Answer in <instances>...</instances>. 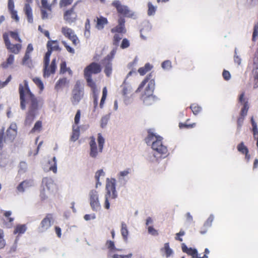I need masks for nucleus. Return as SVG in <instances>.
I'll list each match as a JSON object with an SVG mask.
<instances>
[{
    "label": "nucleus",
    "instance_id": "1",
    "mask_svg": "<svg viewBox=\"0 0 258 258\" xmlns=\"http://www.w3.org/2000/svg\"><path fill=\"white\" fill-rule=\"evenodd\" d=\"M23 83V85L20 84L19 86L21 108L25 110L27 103L28 110L37 113L38 110L43 105V100L41 98L36 97L31 92L26 80H24Z\"/></svg>",
    "mask_w": 258,
    "mask_h": 258
},
{
    "label": "nucleus",
    "instance_id": "2",
    "mask_svg": "<svg viewBox=\"0 0 258 258\" xmlns=\"http://www.w3.org/2000/svg\"><path fill=\"white\" fill-rule=\"evenodd\" d=\"M148 83L145 91L141 96V99L146 105H152L155 101V97L153 95L155 82L152 72L149 73L140 84L136 92H139L143 88L146 83Z\"/></svg>",
    "mask_w": 258,
    "mask_h": 258
},
{
    "label": "nucleus",
    "instance_id": "3",
    "mask_svg": "<svg viewBox=\"0 0 258 258\" xmlns=\"http://www.w3.org/2000/svg\"><path fill=\"white\" fill-rule=\"evenodd\" d=\"M5 46L11 54H18L22 49V40L18 31H10L3 34Z\"/></svg>",
    "mask_w": 258,
    "mask_h": 258
},
{
    "label": "nucleus",
    "instance_id": "4",
    "mask_svg": "<svg viewBox=\"0 0 258 258\" xmlns=\"http://www.w3.org/2000/svg\"><path fill=\"white\" fill-rule=\"evenodd\" d=\"M162 140V137L155 135L150 132H148V136L145 139L147 144L152 143V149L159 155L160 157L165 158L169 155V153L167 147L163 144Z\"/></svg>",
    "mask_w": 258,
    "mask_h": 258
},
{
    "label": "nucleus",
    "instance_id": "5",
    "mask_svg": "<svg viewBox=\"0 0 258 258\" xmlns=\"http://www.w3.org/2000/svg\"><path fill=\"white\" fill-rule=\"evenodd\" d=\"M101 72V67L100 64L95 62H93L87 66L84 70V76L87 85L91 88L94 93L97 90V86L95 82L93 80L92 76L93 74H97Z\"/></svg>",
    "mask_w": 258,
    "mask_h": 258
},
{
    "label": "nucleus",
    "instance_id": "6",
    "mask_svg": "<svg viewBox=\"0 0 258 258\" xmlns=\"http://www.w3.org/2000/svg\"><path fill=\"white\" fill-rule=\"evenodd\" d=\"M125 22L124 18L122 17H120L117 20V25L111 29V33L114 34L112 39V43L113 45L115 46L118 45L119 42L122 39L123 35L126 32Z\"/></svg>",
    "mask_w": 258,
    "mask_h": 258
},
{
    "label": "nucleus",
    "instance_id": "7",
    "mask_svg": "<svg viewBox=\"0 0 258 258\" xmlns=\"http://www.w3.org/2000/svg\"><path fill=\"white\" fill-rule=\"evenodd\" d=\"M106 193L105 195L104 208L109 209L110 208L109 201L115 199L117 194L115 189V180L114 179H107L106 184Z\"/></svg>",
    "mask_w": 258,
    "mask_h": 258
},
{
    "label": "nucleus",
    "instance_id": "8",
    "mask_svg": "<svg viewBox=\"0 0 258 258\" xmlns=\"http://www.w3.org/2000/svg\"><path fill=\"white\" fill-rule=\"evenodd\" d=\"M52 49L47 48V51L46 52L43 60V76L49 77L51 74H54L56 69V58H53L50 66L49 58L52 53Z\"/></svg>",
    "mask_w": 258,
    "mask_h": 258
},
{
    "label": "nucleus",
    "instance_id": "9",
    "mask_svg": "<svg viewBox=\"0 0 258 258\" xmlns=\"http://www.w3.org/2000/svg\"><path fill=\"white\" fill-rule=\"evenodd\" d=\"M89 145L90 147V156L92 158H96L98 153H101L103 150L105 140L101 134H98L97 142L98 143V149L95 142V138L92 136L90 138Z\"/></svg>",
    "mask_w": 258,
    "mask_h": 258
},
{
    "label": "nucleus",
    "instance_id": "10",
    "mask_svg": "<svg viewBox=\"0 0 258 258\" xmlns=\"http://www.w3.org/2000/svg\"><path fill=\"white\" fill-rule=\"evenodd\" d=\"M84 88L83 84L80 81L76 82L72 91L71 101L74 105H77L84 98Z\"/></svg>",
    "mask_w": 258,
    "mask_h": 258
},
{
    "label": "nucleus",
    "instance_id": "11",
    "mask_svg": "<svg viewBox=\"0 0 258 258\" xmlns=\"http://www.w3.org/2000/svg\"><path fill=\"white\" fill-rule=\"evenodd\" d=\"M244 92H242L239 95L238 99L239 102L243 104V107L241 109L240 115L237 119V130L238 132H239L240 130V128L243 124L244 118L246 116L249 109L248 102L247 100H245V98H244Z\"/></svg>",
    "mask_w": 258,
    "mask_h": 258
},
{
    "label": "nucleus",
    "instance_id": "12",
    "mask_svg": "<svg viewBox=\"0 0 258 258\" xmlns=\"http://www.w3.org/2000/svg\"><path fill=\"white\" fill-rule=\"evenodd\" d=\"M112 6L116 9L119 17L132 18L134 16V13L130 10L127 6L122 5L119 1H114L112 3Z\"/></svg>",
    "mask_w": 258,
    "mask_h": 258
},
{
    "label": "nucleus",
    "instance_id": "13",
    "mask_svg": "<svg viewBox=\"0 0 258 258\" xmlns=\"http://www.w3.org/2000/svg\"><path fill=\"white\" fill-rule=\"evenodd\" d=\"M115 51L112 50L109 54L102 60V64L104 68V73L107 77H109L112 72V61L114 58Z\"/></svg>",
    "mask_w": 258,
    "mask_h": 258
},
{
    "label": "nucleus",
    "instance_id": "14",
    "mask_svg": "<svg viewBox=\"0 0 258 258\" xmlns=\"http://www.w3.org/2000/svg\"><path fill=\"white\" fill-rule=\"evenodd\" d=\"M76 3L71 8L64 11L63 20L69 24L75 22L78 19V15L76 11Z\"/></svg>",
    "mask_w": 258,
    "mask_h": 258
},
{
    "label": "nucleus",
    "instance_id": "15",
    "mask_svg": "<svg viewBox=\"0 0 258 258\" xmlns=\"http://www.w3.org/2000/svg\"><path fill=\"white\" fill-rule=\"evenodd\" d=\"M90 205L93 211L97 212L101 209L99 201V195L97 191L92 190L89 193Z\"/></svg>",
    "mask_w": 258,
    "mask_h": 258
},
{
    "label": "nucleus",
    "instance_id": "16",
    "mask_svg": "<svg viewBox=\"0 0 258 258\" xmlns=\"http://www.w3.org/2000/svg\"><path fill=\"white\" fill-rule=\"evenodd\" d=\"M33 185V181L32 179H26L20 182L16 187L17 194H23L25 190Z\"/></svg>",
    "mask_w": 258,
    "mask_h": 258
},
{
    "label": "nucleus",
    "instance_id": "17",
    "mask_svg": "<svg viewBox=\"0 0 258 258\" xmlns=\"http://www.w3.org/2000/svg\"><path fill=\"white\" fill-rule=\"evenodd\" d=\"M32 1L33 0H26V3L25 4L23 8V11L29 23H33L32 9L30 6V4L32 3Z\"/></svg>",
    "mask_w": 258,
    "mask_h": 258
},
{
    "label": "nucleus",
    "instance_id": "18",
    "mask_svg": "<svg viewBox=\"0 0 258 258\" xmlns=\"http://www.w3.org/2000/svg\"><path fill=\"white\" fill-rule=\"evenodd\" d=\"M52 220V215L51 214H48L46 217L41 222L39 227V231L40 232H43L49 229L51 225V221Z\"/></svg>",
    "mask_w": 258,
    "mask_h": 258
},
{
    "label": "nucleus",
    "instance_id": "19",
    "mask_svg": "<svg viewBox=\"0 0 258 258\" xmlns=\"http://www.w3.org/2000/svg\"><path fill=\"white\" fill-rule=\"evenodd\" d=\"M42 185L47 191L52 192L55 188V185L53 179L50 177H44L42 179Z\"/></svg>",
    "mask_w": 258,
    "mask_h": 258
},
{
    "label": "nucleus",
    "instance_id": "20",
    "mask_svg": "<svg viewBox=\"0 0 258 258\" xmlns=\"http://www.w3.org/2000/svg\"><path fill=\"white\" fill-rule=\"evenodd\" d=\"M15 62V56L13 54H10L8 55L6 60L3 61L1 64V67L4 69H6L9 68H13V66Z\"/></svg>",
    "mask_w": 258,
    "mask_h": 258
},
{
    "label": "nucleus",
    "instance_id": "21",
    "mask_svg": "<svg viewBox=\"0 0 258 258\" xmlns=\"http://www.w3.org/2000/svg\"><path fill=\"white\" fill-rule=\"evenodd\" d=\"M181 248L183 252L192 256V258L198 257V251L196 249L188 248L184 243L181 244Z\"/></svg>",
    "mask_w": 258,
    "mask_h": 258
},
{
    "label": "nucleus",
    "instance_id": "22",
    "mask_svg": "<svg viewBox=\"0 0 258 258\" xmlns=\"http://www.w3.org/2000/svg\"><path fill=\"white\" fill-rule=\"evenodd\" d=\"M95 21L96 22L95 27L98 30L103 29L105 25H107L108 23L107 18L102 16L97 17L96 21Z\"/></svg>",
    "mask_w": 258,
    "mask_h": 258
},
{
    "label": "nucleus",
    "instance_id": "23",
    "mask_svg": "<svg viewBox=\"0 0 258 258\" xmlns=\"http://www.w3.org/2000/svg\"><path fill=\"white\" fill-rule=\"evenodd\" d=\"M11 215L12 212L10 211H5L4 213V216L7 221L5 222V225L7 228H11L13 225L14 218L11 217Z\"/></svg>",
    "mask_w": 258,
    "mask_h": 258
},
{
    "label": "nucleus",
    "instance_id": "24",
    "mask_svg": "<svg viewBox=\"0 0 258 258\" xmlns=\"http://www.w3.org/2000/svg\"><path fill=\"white\" fill-rule=\"evenodd\" d=\"M16 125L11 124L7 131V137L10 140H13L17 135Z\"/></svg>",
    "mask_w": 258,
    "mask_h": 258
},
{
    "label": "nucleus",
    "instance_id": "25",
    "mask_svg": "<svg viewBox=\"0 0 258 258\" xmlns=\"http://www.w3.org/2000/svg\"><path fill=\"white\" fill-rule=\"evenodd\" d=\"M69 83V81L66 78L59 79L56 83L55 89L58 91L64 87Z\"/></svg>",
    "mask_w": 258,
    "mask_h": 258
},
{
    "label": "nucleus",
    "instance_id": "26",
    "mask_svg": "<svg viewBox=\"0 0 258 258\" xmlns=\"http://www.w3.org/2000/svg\"><path fill=\"white\" fill-rule=\"evenodd\" d=\"M36 114V112L28 110L26 113L25 124L26 125H30L33 122Z\"/></svg>",
    "mask_w": 258,
    "mask_h": 258
},
{
    "label": "nucleus",
    "instance_id": "27",
    "mask_svg": "<svg viewBox=\"0 0 258 258\" xmlns=\"http://www.w3.org/2000/svg\"><path fill=\"white\" fill-rule=\"evenodd\" d=\"M68 72L69 75L72 76L73 72L69 67H67V63L65 61H62L60 64V70L59 73L61 74H64Z\"/></svg>",
    "mask_w": 258,
    "mask_h": 258
},
{
    "label": "nucleus",
    "instance_id": "28",
    "mask_svg": "<svg viewBox=\"0 0 258 258\" xmlns=\"http://www.w3.org/2000/svg\"><path fill=\"white\" fill-rule=\"evenodd\" d=\"M47 48L52 49V51H60L58 42L57 40H49L47 43Z\"/></svg>",
    "mask_w": 258,
    "mask_h": 258
},
{
    "label": "nucleus",
    "instance_id": "29",
    "mask_svg": "<svg viewBox=\"0 0 258 258\" xmlns=\"http://www.w3.org/2000/svg\"><path fill=\"white\" fill-rule=\"evenodd\" d=\"M153 67V66L150 63H146L144 67L140 68L138 69V72L141 76H144L146 73L150 71L152 69Z\"/></svg>",
    "mask_w": 258,
    "mask_h": 258
},
{
    "label": "nucleus",
    "instance_id": "30",
    "mask_svg": "<svg viewBox=\"0 0 258 258\" xmlns=\"http://www.w3.org/2000/svg\"><path fill=\"white\" fill-rule=\"evenodd\" d=\"M121 234L123 240L125 242H127L128 240V231L126 224L123 222L121 223Z\"/></svg>",
    "mask_w": 258,
    "mask_h": 258
},
{
    "label": "nucleus",
    "instance_id": "31",
    "mask_svg": "<svg viewBox=\"0 0 258 258\" xmlns=\"http://www.w3.org/2000/svg\"><path fill=\"white\" fill-rule=\"evenodd\" d=\"M27 229L26 224H18L17 225L14 231V234H18L19 235L23 234L25 232Z\"/></svg>",
    "mask_w": 258,
    "mask_h": 258
},
{
    "label": "nucleus",
    "instance_id": "32",
    "mask_svg": "<svg viewBox=\"0 0 258 258\" xmlns=\"http://www.w3.org/2000/svg\"><path fill=\"white\" fill-rule=\"evenodd\" d=\"M22 63L23 65L31 68L33 66L32 60L31 58V55L25 53L22 59Z\"/></svg>",
    "mask_w": 258,
    "mask_h": 258
},
{
    "label": "nucleus",
    "instance_id": "33",
    "mask_svg": "<svg viewBox=\"0 0 258 258\" xmlns=\"http://www.w3.org/2000/svg\"><path fill=\"white\" fill-rule=\"evenodd\" d=\"M251 122L252 126L253 138L254 139L256 140V146L258 147V129L256 123L255 122L252 117L251 118Z\"/></svg>",
    "mask_w": 258,
    "mask_h": 258
},
{
    "label": "nucleus",
    "instance_id": "34",
    "mask_svg": "<svg viewBox=\"0 0 258 258\" xmlns=\"http://www.w3.org/2000/svg\"><path fill=\"white\" fill-rule=\"evenodd\" d=\"M61 32L63 35L68 39L75 35L73 30L67 27H63L61 28Z\"/></svg>",
    "mask_w": 258,
    "mask_h": 258
},
{
    "label": "nucleus",
    "instance_id": "35",
    "mask_svg": "<svg viewBox=\"0 0 258 258\" xmlns=\"http://www.w3.org/2000/svg\"><path fill=\"white\" fill-rule=\"evenodd\" d=\"M48 164L50 165L49 168V170L52 171L54 173H56L57 172V164L55 157H53L52 160L48 162Z\"/></svg>",
    "mask_w": 258,
    "mask_h": 258
},
{
    "label": "nucleus",
    "instance_id": "36",
    "mask_svg": "<svg viewBox=\"0 0 258 258\" xmlns=\"http://www.w3.org/2000/svg\"><path fill=\"white\" fill-rule=\"evenodd\" d=\"M237 150L242 154L249 152L247 147L244 145L243 142H241L237 146Z\"/></svg>",
    "mask_w": 258,
    "mask_h": 258
},
{
    "label": "nucleus",
    "instance_id": "37",
    "mask_svg": "<svg viewBox=\"0 0 258 258\" xmlns=\"http://www.w3.org/2000/svg\"><path fill=\"white\" fill-rule=\"evenodd\" d=\"M80 136V130L78 127H77V128L75 129L73 128L72 134L71 137V141L75 142L77 141L79 137Z\"/></svg>",
    "mask_w": 258,
    "mask_h": 258
},
{
    "label": "nucleus",
    "instance_id": "38",
    "mask_svg": "<svg viewBox=\"0 0 258 258\" xmlns=\"http://www.w3.org/2000/svg\"><path fill=\"white\" fill-rule=\"evenodd\" d=\"M41 9H47V11L51 13L52 6L48 3L47 0H41Z\"/></svg>",
    "mask_w": 258,
    "mask_h": 258
},
{
    "label": "nucleus",
    "instance_id": "39",
    "mask_svg": "<svg viewBox=\"0 0 258 258\" xmlns=\"http://www.w3.org/2000/svg\"><path fill=\"white\" fill-rule=\"evenodd\" d=\"M189 120V119H187L186 120V122L185 123H182V122H180L179 123V127L180 128H193L194 127L196 126V123H191V124H188L187 123V121H188Z\"/></svg>",
    "mask_w": 258,
    "mask_h": 258
},
{
    "label": "nucleus",
    "instance_id": "40",
    "mask_svg": "<svg viewBox=\"0 0 258 258\" xmlns=\"http://www.w3.org/2000/svg\"><path fill=\"white\" fill-rule=\"evenodd\" d=\"M42 128V121L40 120H38L34 124V126L31 130V133H34L35 132H39Z\"/></svg>",
    "mask_w": 258,
    "mask_h": 258
},
{
    "label": "nucleus",
    "instance_id": "41",
    "mask_svg": "<svg viewBox=\"0 0 258 258\" xmlns=\"http://www.w3.org/2000/svg\"><path fill=\"white\" fill-rule=\"evenodd\" d=\"M162 251L165 253L167 257L170 256L172 253V250L170 248L168 243H165L164 247L162 249Z\"/></svg>",
    "mask_w": 258,
    "mask_h": 258
},
{
    "label": "nucleus",
    "instance_id": "42",
    "mask_svg": "<svg viewBox=\"0 0 258 258\" xmlns=\"http://www.w3.org/2000/svg\"><path fill=\"white\" fill-rule=\"evenodd\" d=\"M107 94V90L106 87H104L102 91V96L101 97V99L100 102L99 106L101 108H102L104 106V102L106 100V97Z\"/></svg>",
    "mask_w": 258,
    "mask_h": 258
},
{
    "label": "nucleus",
    "instance_id": "43",
    "mask_svg": "<svg viewBox=\"0 0 258 258\" xmlns=\"http://www.w3.org/2000/svg\"><path fill=\"white\" fill-rule=\"evenodd\" d=\"M34 83L37 85V86L39 88L41 91H43L44 89V85L42 81L40 78L35 77L33 78L32 79Z\"/></svg>",
    "mask_w": 258,
    "mask_h": 258
},
{
    "label": "nucleus",
    "instance_id": "44",
    "mask_svg": "<svg viewBox=\"0 0 258 258\" xmlns=\"http://www.w3.org/2000/svg\"><path fill=\"white\" fill-rule=\"evenodd\" d=\"M122 94L124 97L126 98L132 95V91L130 88L127 86H124L123 88Z\"/></svg>",
    "mask_w": 258,
    "mask_h": 258
},
{
    "label": "nucleus",
    "instance_id": "45",
    "mask_svg": "<svg viewBox=\"0 0 258 258\" xmlns=\"http://www.w3.org/2000/svg\"><path fill=\"white\" fill-rule=\"evenodd\" d=\"M73 1L74 0H60L59 4V7L60 8L67 7L71 5Z\"/></svg>",
    "mask_w": 258,
    "mask_h": 258
},
{
    "label": "nucleus",
    "instance_id": "46",
    "mask_svg": "<svg viewBox=\"0 0 258 258\" xmlns=\"http://www.w3.org/2000/svg\"><path fill=\"white\" fill-rule=\"evenodd\" d=\"M190 108L193 113L195 115L198 114L201 111V107L197 104H192L190 105Z\"/></svg>",
    "mask_w": 258,
    "mask_h": 258
},
{
    "label": "nucleus",
    "instance_id": "47",
    "mask_svg": "<svg viewBox=\"0 0 258 258\" xmlns=\"http://www.w3.org/2000/svg\"><path fill=\"white\" fill-rule=\"evenodd\" d=\"M148 15L149 16L154 15L156 10V8L154 7L151 2H149L148 3Z\"/></svg>",
    "mask_w": 258,
    "mask_h": 258
},
{
    "label": "nucleus",
    "instance_id": "48",
    "mask_svg": "<svg viewBox=\"0 0 258 258\" xmlns=\"http://www.w3.org/2000/svg\"><path fill=\"white\" fill-rule=\"evenodd\" d=\"M27 165L25 162H21L19 164V169L18 173L20 174L23 173L26 171Z\"/></svg>",
    "mask_w": 258,
    "mask_h": 258
},
{
    "label": "nucleus",
    "instance_id": "49",
    "mask_svg": "<svg viewBox=\"0 0 258 258\" xmlns=\"http://www.w3.org/2000/svg\"><path fill=\"white\" fill-rule=\"evenodd\" d=\"M162 68L165 70H169L172 68L171 62L169 60L164 61L161 64Z\"/></svg>",
    "mask_w": 258,
    "mask_h": 258
},
{
    "label": "nucleus",
    "instance_id": "50",
    "mask_svg": "<svg viewBox=\"0 0 258 258\" xmlns=\"http://www.w3.org/2000/svg\"><path fill=\"white\" fill-rule=\"evenodd\" d=\"M4 231L3 230L0 229V249L4 248L6 244V242L4 239Z\"/></svg>",
    "mask_w": 258,
    "mask_h": 258
},
{
    "label": "nucleus",
    "instance_id": "51",
    "mask_svg": "<svg viewBox=\"0 0 258 258\" xmlns=\"http://www.w3.org/2000/svg\"><path fill=\"white\" fill-rule=\"evenodd\" d=\"M51 192H49L48 191L45 189V187H43V189L40 192V198L42 200H44L46 199L48 197V196L50 194Z\"/></svg>",
    "mask_w": 258,
    "mask_h": 258
},
{
    "label": "nucleus",
    "instance_id": "52",
    "mask_svg": "<svg viewBox=\"0 0 258 258\" xmlns=\"http://www.w3.org/2000/svg\"><path fill=\"white\" fill-rule=\"evenodd\" d=\"M106 245L108 249H109L110 251L117 250L115 247L114 242L112 241L107 240L106 243Z\"/></svg>",
    "mask_w": 258,
    "mask_h": 258
},
{
    "label": "nucleus",
    "instance_id": "53",
    "mask_svg": "<svg viewBox=\"0 0 258 258\" xmlns=\"http://www.w3.org/2000/svg\"><path fill=\"white\" fill-rule=\"evenodd\" d=\"M104 174H105V173L103 172L102 169L99 170L96 172L95 177V179L96 180L97 184H100V183L99 182V177L101 176H104Z\"/></svg>",
    "mask_w": 258,
    "mask_h": 258
},
{
    "label": "nucleus",
    "instance_id": "54",
    "mask_svg": "<svg viewBox=\"0 0 258 258\" xmlns=\"http://www.w3.org/2000/svg\"><path fill=\"white\" fill-rule=\"evenodd\" d=\"M130 45V43L129 40L127 38H123L120 44V48L122 49H125L128 47Z\"/></svg>",
    "mask_w": 258,
    "mask_h": 258
},
{
    "label": "nucleus",
    "instance_id": "55",
    "mask_svg": "<svg viewBox=\"0 0 258 258\" xmlns=\"http://www.w3.org/2000/svg\"><path fill=\"white\" fill-rule=\"evenodd\" d=\"M41 18L43 20L46 19L48 18V15L50 14V12L47 11V9H41Z\"/></svg>",
    "mask_w": 258,
    "mask_h": 258
},
{
    "label": "nucleus",
    "instance_id": "56",
    "mask_svg": "<svg viewBox=\"0 0 258 258\" xmlns=\"http://www.w3.org/2000/svg\"><path fill=\"white\" fill-rule=\"evenodd\" d=\"M62 44L64 45L65 48H66L67 50L70 53L74 54L75 53V49L71 47L70 45H69L67 43L64 41H62L61 42Z\"/></svg>",
    "mask_w": 258,
    "mask_h": 258
},
{
    "label": "nucleus",
    "instance_id": "57",
    "mask_svg": "<svg viewBox=\"0 0 258 258\" xmlns=\"http://www.w3.org/2000/svg\"><path fill=\"white\" fill-rule=\"evenodd\" d=\"M131 172V169L130 168H127L123 171H120L118 174V178L120 179L124 176H126Z\"/></svg>",
    "mask_w": 258,
    "mask_h": 258
},
{
    "label": "nucleus",
    "instance_id": "58",
    "mask_svg": "<svg viewBox=\"0 0 258 258\" xmlns=\"http://www.w3.org/2000/svg\"><path fill=\"white\" fill-rule=\"evenodd\" d=\"M148 232L149 234L153 236H157L158 235V232L153 226H149L147 228Z\"/></svg>",
    "mask_w": 258,
    "mask_h": 258
},
{
    "label": "nucleus",
    "instance_id": "59",
    "mask_svg": "<svg viewBox=\"0 0 258 258\" xmlns=\"http://www.w3.org/2000/svg\"><path fill=\"white\" fill-rule=\"evenodd\" d=\"M258 35V23L255 24L254 26L253 32L252 34V40L255 41L256 38Z\"/></svg>",
    "mask_w": 258,
    "mask_h": 258
},
{
    "label": "nucleus",
    "instance_id": "60",
    "mask_svg": "<svg viewBox=\"0 0 258 258\" xmlns=\"http://www.w3.org/2000/svg\"><path fill=\"white\" fill-rule=\"evenodd\" d=\"M214 216L213 215H211L207 219L206 221L205 222V226H207L208 227H211V226L212 225V223L214 220Z\"/></svg>",
    "mask_w": 258,
    "mask_h": 258
},
{
    "label": "nucleus",
    "instance_id": "61",
    "mask_svg": "<svg viewBox=\"0 0 258 258\" xmlns=\"http://www.w3.org/2000/svg\"><path fill=\"white\" fill-rule=\"evenodd\" d=\"M12 79L11 75H10L5 82L0 81V88H3L8 85Z\"/></svg>",
    "mask_w": 258,
    "mask_h": 258
},
{
    "label": "nucleus",
    "instance_id": "62",
    "mask_svg": "<svg viewBox=\"0 0 258 258\" xmlns=\"http://www.w3.org/2000/svg\"><path fill=\"white\" fill-rule=\"evenodd\" d=\"M11 18L15 20L16 22H18L19 21V18L17 15V12L16 10L10 11Z\"/></svg>",
    "mask_w": 258,
    "mask_h": 258
},
{
    "label": "nucleus",
    "instance_id": "63",
    "mask_svg": "<svg viewBox=\"0 0 258 258\" xmlns=\"http://www.w3.org/2000/svg\"><path fill=\"white\" fill-rule=\"evenodd\" d=\"M222 76L224 79L226 81H228L231 78V75L229 71L227 70H224L222 73Z\"/></svg>",
    "mask_w": 258,
    "mask_h": 258
},
{
    "label": "nucleus",
    "instance_id": "64",
    "mask_svg": "<svg viewBox=\"0 0 258 258\" xmlns=\"http://www.w3.org/2000/svg\"><path fill=\"white\" fill-rule=\"evenodd\" d=\"M69 39L72 41L73 44L75 46L78 45L80 42V41H79L78 37L76 35H74L72 36V37H71L69 38Z\"/></svg>",
    "mask_w": 258,
    "mask_h": 258
}]
</instances>
